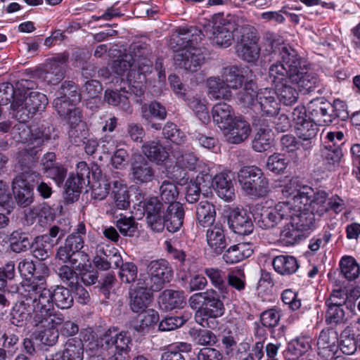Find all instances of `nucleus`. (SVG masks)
I'll use <instances>...</instances> for the list:
<instances>
[{
    "mask_svg": "<svg viewBox=\"0 0 360 360\" xmlns=\"http://www.w3.org/2000/svg\"><path fill=\"white\" fill-rule=\"evenodd\" d=\"M278 59L269 68V80L274 86L280 103L285 105L295 104L299 98L298 91L288 82L297 84L300 91L309 93L319 84L316 73L309 72L297 51L287 44L278 49Z\"/></svg>",
    "mask_w": 360,
    "mask_h": 360,
    "instance_id": "f257e3e1",
    "label": "nucleus"
},
{
    "mask_svg": "<svg viewBox=\"0 0 360 360\" xmlns=\"http://www.w3.org/2000/svg\"><path fill=\"white\" fill-rule=\"evenodd\" d=\"M19 301L13 307L11 322L16 326L25 325L31 314V309L51 315L61 314L60 309H68L74 302L69 289L63 285L47 288L46 276H39L27 280L18 287Z\"/></svg>",
    "mask_w": 360,
    "mask_h": 360,
    "instance_id": "f03ea898",
    "label": "nucleus"
},
{
    "mask_svg": "<svg viewBox=\"0 0 360 360\" xmlns=\"http://www.w3.org/2000/svg\"><path fill=\"white\" fill-rule=\"evenodd\" d=\"M202 32L196 27H179L178 30L177 44L182 47L174 55V64L176 68L188 72L198 71L204 57L197 45L202 39Z\"/></svg>",
    "mask_w": 360,
    "mask_h": 360,
    "instance_id": "7ed1b4c3",
    "label": "nucleus"
},
{
    "mask_svg": "<svg viewBox=\"0 0 360 360\" xmlns=\"http://www.w3.org/2000/svg\"><path fill=\"white\" fill-rule=\"evenodd\" d=\"M27 323L38 329V338L40 342L47 346H53L59 338L58 327L65 319L63 314H49L38 310L31 309Z\"/></svg>",
    "mask_w": 360,
    "mask_h": 360,
    "instance_id": "20e7f679",
    "label": "nucleus"
},
{
    "mask_svg": "<svg viewBox=\"0 0 360 360\" xmlns=\"http://www.w3.org/2000/svg\"><path fill=\"white\" fill-rule=\"evenodd\" d=\"M238 180L247 195L262 198L266 196L269 191V179L258 167H243L238 172Z\"/></svg>",
    "mask_w": 360,
    "mask_h": 360,
    "instance_id": "39448f33",
    "label": "nucleus"
},
{
    "mask_svg": "<svg viewBox=\"0 0 360 360\" xmlns=\"http://www.w3.org/2000/svg\"><path fill=\"white\" fill-rule=\"evenodd\" d=\"M291 212L292 205L290 202H279L274 206L257 205L252 216L259 227L269 229L289 219Z\"/></svg>",
    "mask_w": 360,
    "mask_h": 360,
    "instance_id": "423d86ee",
    "label": "nucleus"
},
{
    "mask_svg": "<svg viewBox=\"0 0 360 360\" xmlns=\"http://www.w3.org/2000/svg\"><path fill=\"white\" fill-rule=\"evenodd\" d=\"M213 36L214 42L221 47L230 46L234 39L233 32L238 34L243 25H248L246 20L234 15L224 17L217 15L213 18Z\"/></svg>",
    "mask_w": 360,
    "mask_h": 360,
    "instance_id": "0eeeda50",
    "label": "nucleus"
},
{
    "mask_svg": "<svg viewBox=\"0 0 360 360\" xmlns=\"http://www.w3.org/2000/svg\"><path fill=\"white\" fill-rule=\"evenodd\" d=\"M47 104L48 98L45 94L32 91L25 92L22 99L13 101L11 107L15 119L25 123L37 112L44 111Z\"/></svg>",
    "mask_w": 360,
    "mask_h": 360,
    "instance_id": "6e6552de",
    "label": "nucleus"
},
{
    "mask_svg": "<svg viewBox=\"0 0 360 360\" xmlns=\"http://www.w3.org/2000/svg\"><path fill=\"white\" fill-rule=\"evenodd\" d=\"M235 36L238 56L248 63L257 61L260 54L257 30L249 24L243 25L238 34Z\"/></svg>",
    "mask_w": 360,
    "mask_h": 360,
    "instance_id": "1a4fd4ad",
    "label": "nucleus"
},
{
    "mask_svg": "<svg viewBox=\"0 0 360 360\" xmlns=\"http://www.w3.org/2000/svg\"><path fill=\"white\" fill-rule=\"evenodd\" d=\"M224 307L222 302L214 290L205 292L204 307L195 314V321L203 328L214 329L217 323L214 320L224 314Z\"/></svg>",
    "mask_w": 360,
    "mask_h": 360,
    "instance_id": "9d476101",
    "label": "nucleus"
},
{
    "mask_svg": "<svg viewBox=\"0 0 360 360\" xmlns=\"http://www.w3.org/2000/svg\"><path fill=\"white\" fill-rule=\"evenodd\" d=\"M39 174L28 168L13 181L12 190L17 204L25 207L33 202V188L31 182L38 181Z\"/></svg>",
    "mask_w": 360,
    "mask_h": 360,
    "instance_id": "9b49d317",
    "label": "nucleus"
},
{
    "mask_svg": "<svg viewBox=\"0 0 360 360\" xmlns=\"http://www.w3.org/2000/svg\"><path fill=\"white\" fill-rule=\"evenodd\" d=\"M133 63H136L137 70L134 66L133 69L126 75V81L122 79V82L127 84L123 89L124 91L133 93L136 96H141L144 93L145 84L146 82V74L152 71L153 63L147 59H133Z\"/></svg>",
    "mask_w": 360,
    "mask_h": 360,
    "instance_id": "f8f14e48",
    "label": "nucleus"
},
{
    "mask_svg": "<svg viewBox=\"0 0 360 360\" xmlns=\"http://www.w3.org/2000/svg\"><path fill=\"white\" fill-rule=\"evenodd\" d=\"M90 170L86 162L77 163L76 174L69 176L65 183V193L68 201L74 202L77 199L82 189L90 184Z\"/></svg>",
    "mask_w": 360,
    "mask_h": 360,
    "instance_id": "ddd939ff",
    "label": "nucleus"
},
{
    "mask_svg": "<svg viewBox=\"0 0 360 360\" xmlns=\"http://www.w3.org/2000/svg\"><path fill=\"white\" fill-rule=\"evenodd\" d=\"M148 274L150 277V288L153 291L161 290L165 283H169L173 271L169 262L163 259L150 261L147 265Z\"/></svg>",
    "mask_w": 360,
    "mask_h": 360,
    "instance_id": "4468645a",
    "label": "nucleus"
},
{
    "mask_svg": "<svg viewBox=\"0 0 360 360\" xmlns=\"http://www.w3.org/2000/svg\"><path fill=\"white\" fill-rule=\"evenodd\" d=\"M101 348L110 350V353L128 354L131 349V338L127 332H119L116 328H109L101 338Z\"/></svg>",
    "mask_w": 360,
    "mask_h": 360,
    "instance_id": "2eb2a0df",
    "label": "nucleus"
},
{
    "mask_svg": "<svg viewBox=\"0 0 360 360\" xmlns=\"http://www.w3.org/2000/svg\"><path fill=\"white\" fill-rule=\"evenodd\" d=\"M68 58L69 54L63 52L48 60L40 73V77L50 85L60 83L64 78V65Z\"/></svg>",
    "mask_w": 360,
    "mask_h": 360,
    "instance_id": "dca6fc26",
    "label": "nucleus"
},
{
    "mask_svg": "<svg viewBox=\"0 0 360 360\" xmlns=\"http://www.w3.org/2000/svg\"><path fill=\"white\" fill-rule=\"evenodd\" d=\"M300 193L301 196L295 200H300L301 204L308 207L314 214L322 217L328 212V193L325 191H314L309 186L304 188Z\"/></svg>",
    "mask_w": 360,
    "mask_h": 360,
    "instance_id": "f3484780",
    "label": "nucleus"
},
{
    "mask_svg": "<svg viewBox=\"0 0 360 360\" xmlns=\"http://www.w3.org/2000/svg\"><path fill=\"white\" fill-rule=\"evenodd\" d=\"M144 213L146 215L148 225L156 232H161L164 230L165 207L162 203L157 197H152L145 199L139 202Z\"/></svg>",
    "mask_w": 360,
    "mask_h": 360,
    "instance_id": "a211bd4d",
    "label": "nucleus"
},
{
    "mask_svg": "<svg viewBox=\"0 0 360 360\" xmlns=\"http://www.w3.org/2000/svg\"><path fill=\"white\" fill-rule=\"evenodd\" d=\"M276 92L271 88L260 89L257 92L255 108L260 110L262 115L273 117L280 110V102Z\"/></svg>",
    "mask_w": 360,
    "mask_h": 360,
    "instance_id": "6ab92c4d",
    "label": "nucleus"
},
{
    "mask_svg": "<svg viewBox=\"0 0 360 360\" xmlns=\"http://www.w3.org/2000/svg\"><path fill=\"white\" fill-rule=\"evenodd\" d=\"M315 214L304 205L292 207L291 224L300 232L312 231L316 228Z\"/></svg>",
    "mask_w": 360,
    "mask_h": 360,
    "instance_id": "aec40b11",
    "label": "nucleus"
},
{
    "mask_svg": "<svg viewBox=\"0 0 360 360\" xmlns=\"http://www.w3.org/2000/svg\"><path fill=\"white\" fill-rule=\"evenodd\" d=\"M151 291L149 283L141 279L138 280L136 286L130 289V307L134 312L146 311L151 300Z\"/></svg>",
    "mask_w": 360,
    "mask_h": 360,
    "instance_id": "412c9836",
    "label": "nucleus"
},
{
    "mask_svg": "<svg viewBox=\"0 0 360 360\" xmlns=\"http://www.w3.org/2000/svg\"><path fill=\"white\" fill-rule=\"evenodd\" d=\"M131 175L136 184H146L154 179L155 170L143 156L138 155L134 156L131 162Z\"/></svg>",
    "mask_w": 360,
    "mask_h": 360,
    "instance_id": "4be33fe9",
    "label": "nucleus"
},
{
    "mask_svg": "<svg viewBox=\"0 0 360 360\" xmlns=\"http://www.w3.org/2000/svg\"><path fill=\"white\" fill-rule=\"evenodd\" d=\"M251 72L248 68L237 65L227 66L223 68L221 77L226 86L231 89H238L250 81L249 74Z\"/></svg>",
    "mask_w": 360,
    "mask_h": 360,
    "instance_id": "5701e85b",
    "label": "nucleus"
},
{
    "mask_svg": "<svg viewBox=\"0 0 360 360\" xmlns=\"http://www.w3.org/2000/svg\"><path fill=\"white\" fill-rule=\"evenodd\" d=\"M230 229L236 234L246 236L253 231L254 226L247 211L236 208L229 215Z\"/></svg>",
    "mask_w": 360,
    "mask_h": 360,
    "instance_id": "b1692460",
    "label": "nucleus"
},
{
    "mask_svg": "<svg viewBox=\"0 0 360 360\" xmlns=\"http://www.w3.org/2000/svg\"><path fill=\"white\" fill-rule=\"evenodd\" d=\"M311 118L319 125H328L333 122V115L330 112L332 105L323 98L311 101L307 106Z\"/></svg>",
    "mask_w": 360,
    "mask_h": 360,
    "instance_id": "393cba45",
    "label": "nucleus"
},
{
    "mask_svg": "<svg viewBox=\"0 0 360 360\" xmlns=\"http://www.w3.org/2000/svg\"><path fill=\"white\" fill-rule=\"evenodd\" d=\"M224 135L228 142L233 144H238L246 140L251 131V128L248 122L240 119L235 117L229 123L227 128H224Z\"/></svg>",
    "mask_w": 360,
    "mask_h": 360,
    "instance_id": "a878e982",
    "label": "nucleus"
},
{
    "mask_svg": "<svg viewBox=\"0 0 360 360\" xmlns=\"http://www.w3.org/2000/svg\"><path fill=\"white\" fill-rule=\"evenodd\" d=\"M206 240L210 248L217 255H220L227 245L225 229L217 222L210 226L206 232Z\"/></svg>",
    "mask_w": 360,
    "mask_h": 360,
    "instance_id": "bb28decb",
    "label": "nucleus"
},
{
    "mask_svg": "<svg viewBox=\"0 0 360 360\" xmlns=\"http://www.w3.org/2000/svg\"><path fill=\"white\" fill-rule=\"evenodd\" d=\"M253 248L254 245L251 243H238L224 252L223 259L229 264L240 262L252 255Z\"/></svg>",
    "mask_w": 360,
    "mask_h": 360,
    "instance_id": "cd10ccee",
    "label": "nucleus"
},
{
    "mask_svg": "<svg viewBox=\"0 0 360 360\" xmlns=\"http://www.w3.org/2000/svg\"><path fill=\"white\" fill-rule=\"evenodd\" d=\"M160 307L165 311L181 308L186 304L184 292L167 289L164 290L158 298Z\"/></svg>",
    "mask_w": 360,
    "mask_h": 360,
    "instance_id": "c85d7f7f",
    "label": "nucleus"
},
{
    "mask_svg": "<svg viewBox=\"0 0 360 360\" xmlns=\"http://www.w3.org/2000/svg\"><path fill=\"white\" fill-rule=\"evenodd\" d=\"M212 186L221 199L229 201L234 196V188L229 172H222L217 174L213 179Z\"/></svg>",
    "mask_w": 360,
    "mask_h": 360,
    "instance_id": "c756f323",
    "label": "nucleus"
},
{
    "mask_svg": "<svg viewBox=\"0 0 360 360\" xmlns=\"http://www.w3.org/2000/svg\"><path fill=\"white\" fill-rule=\"evenodd\" d=\"M316 123L309 117V120L295 126L297 135L303 141L302 146L305 150L311 149L313 146L312 139L316 136L319 129Z\"/></svg>",
    "mask_w": 360,
    "mask_h": 360,
    "instance_id": "7c9ffc66",
    "label": "nucleus"
},
{
    "mask_svg": "<svg viewBox=\"0 0 360 360\" xmlns=\"http://www.w3.org/2000/svg\"><path fill=\"white\" fill-rule=\"evenodd\" d=\"M212 180V176L206 172L202 171L195 177L191 179L186 188V199L188 203H194L200 198L201 188L200 186L205 184L207 186Z\"/></svg>",
    "mask_w": 360,
    "mask_h": 360,
    "instance_id": "2f4dec72",
    "label": "nucleus"
},
{
    "mask_svg": "<svg viewBox=\"0 0 360 360\" xmlns=\"http://www.w3.org/2000/svg\"><path fill=\"white\" fill-rule=\"evenodd\" d=\"M142 153L150 161L157 165L164 164L169 158V153L160 141H149L145 142L141 147Z\"/></svg>",
    "mask_w": 360,
    "mask_h": 360,
    "instance_id": "473e14b6",
    "label": "nucleus"
},
{
    "mask_svg": "<svg viewBox=\"0 0 360 360\" xmlns=\"http://www.w3.org/2000/svg\"><path fill=\"white\" fill-rule=\"evenodd\" d=\"M209 96L214 100H229L232 97V92L226 86L224 79L219 77H210L206 82Z\"/></svg>",
    "mask_w": 360,
    "mask_h": 360,
    "instance_id": "72a5a7b5",
    "label": "nucleus"
},
{
    "mask_svg": "<svg viewBox=\"0 0 360 360\" xmlns=\"http://www.w3.org/2000/svg\"><path fill=\"white\" fill-rule=\"evenodd\" d=\"M127 88V84H121L120 91H113L107 89L105 92L104 100L109 105L119 106L123 111L131 112V108L129 101V96L127 94H134L124 90L123 86Z\"/></svg>",
    "mask_w": 360,
    "mask_h": 360,
    "instance_id": "f704fd0d",
    "label": "nucleus"
},
{
    "mask_svg": "<svg viewBox=\"0 0 360 360\" xmlns=\"http://www.w3.org/2000/svg\"><path fill=\"white\" fill-rule=\"evenodd\" d=\"M111 197L116 207L127 210L130 206V195L124 181L118 179L112 181Z\"/></svg>",
    "mask_w": 360,
    "mask_h": 360,
    "instance_id": "c9c22d12",
    "label": "nucleus"
},
{
    "mask_svg": "<svg viewBox=\"0 0 360 360\" xmlns=\"http://www.w3.org/2000/svg\"><path fill=\"white\" fill-rule=\"evenodd\" d=\"M323 165L329 171L335 170L340 165L343 154L340 146L332 147L329 145H323L320 150Z\"/></svg>",
    "mask_w": 360,
    "mask_h": 360,
    "instance_id": "e433bc0d",
    "label": "nucleus"
},
{
    "mask_svg": "<svg viewBox=\"0 0 360 360\" xmlns=\"http://www.w3.org/2000/svg\"><path fill=\"white\" fill-rule=\"evenodd\" d=\"M132 322L133 328L139 333H146L158 321L159 316L156 311L148 309L139 312Z\"/></svg>",
    "mask_w": 360,
    "mask_h": 360,
    "instance_id": "4c0bfd02",
    "label": "nucleus"
},
{
    "mask_svg": "<svg viewBox=\"0 0 360 360\" xmlns=\"http://www.w3.org/2000/svg\"><path fill=\"white\" fill-rule=\"evenodd\" d=\"M212 118L221 129L227 128L235 118L233 108L226 103H219L212 108Z\"/></svg>",
    "mask_w": 360,
    "mask_h": 360,
    "instance_id": "58836bf2",
    "label": "nucleus"
},
{
    "mask_svg": "<svg viewBox=\"0 0 360 360\" xmlns=\"http://www.w3.org/2000/svg\"><path fill=\"white\" fill-rule=\"evenodd\" d=\"M272 265L274 270L282 276L291 275L299 268L295 257L290 255H278L274 258Z\"/></svg>",
    "mask_w": 360,
    "mask_h": 360,
    "instance_id": "ea45409f",
    "label": "nucleus"
},
{
    "mask_svg": "<svg viewBox=\"0 0 360 360\" xmlns=\"http://www.w3.org/2000/svg\"><path fill=\"white\" fill-rule=\"evenodd\" d=\"M216 217L214 205L207 200L200 201L196 207V219L199 226L209 227Z\"/></svg>",
    "mask_w": 360,
    "mask_h": 360,
    "instance_id": "a19ab883",
    "label": "nucleus"
},
{
    "mask_svg": "<svg viewBox=\"0 0 360 360\" xmlns=\"http://www.w3.org/2000/svg\"><path fill=\"white\" fill-rule=\"evenodd\" d=\"M68 123L70 126L68 132L70 141L72 144L79 146L86 139L88 134L86 125L82 122V116L71 117Z\"/></svg>",
    "mask_w": 360,
    "mask_h": 360,
    "instance_id": "79ce46f5",
    "label": "nucleus"
},
{
    "mask_svg": "<svg viewBox=\"0 0 360 360\" xmlns=\"http://www.w3.org/2000/svg\"><path fill=\"white\" fill-rule=\"evenodd\" d=\"M273 141V134L269 126L261 125L252 142V146L255 151L262 153L271 147Z\"/></svg>",
    "mask_w": 360,
    "mask_h": 360,
    "instance_id": "37998d69",
    "label": "nucleus"
},
{
    "mask_svg": "<svg viewBox=\"0 0 360 360\" xmlns=\"http://www.w3.org/2000/svg\"><path fill=\"white\" fill-rule=\"evenodd\" d=\"M203 272L212 285L221 294L228 292L227 274L224 271L219 268L207 267L204 269Z\"/></svg>",
    "mask_w": 360,
    "mask_h": 360,
    "instance_id": "c03bdc74",
    "label": "nucleus"
},
{
    "mask_svg": "<svg viewBox=\"0 0 360 360\" xmlns=\"http://www.w3.org/2000/svg\"><path fill=\"white\" fill-rule=\"evenodd\" d=\"M77 104L61 97H56L53 103V107L58 115L68 120V122L71 120L72 117L82 116L81 110L76 107Z\"/></svg>",
    "mask_w": 360,
    "mask_h": 360,
    "instance_id": "a18cd8bd",
    "label": "nucleus"
},
{
    "mask_svg": "<svg viewBox=\"0 0 360 360\" xmlns=\"http://www.w3.org/2000/svg\"><path fill=\"white\" fill-rule=\"evenodd\" d=\"M54 241H49V236H39L35 238L32 245V253L34 257L39 260H44L48 258L51 253Z\"/></svg>",
    "mask_w": 360,
    "mask_h": 360,
    "instance_id": "49530a36",
    "label": "nucleus"
},
{
    "mask_svg": "<svg viewBox=\"0 0 360 360\" xmlns=\"http://www.w3.org/2000/svg\"><path fill=\"white\" fill-rule=\"evenodd\" d=\"M65 360H83L84 345L81 340L70 338L61 350Z\"/></svg>",
    "mask_w": 360,
    "mask_h": 360,
    "instance_id": "de8ad7c7",
    "label": "nucleus"
},
{
    "mask_svg": "<svg viewBox=\"0 0 360 360\" xmlns=\"http://www.w3.org/2000/svg\"><path fill=\"white\" fill-rule=\"evenodd\" d=\"M307 186H301L297 178L290 179L286 184L281 186V192L283 198L292 197L291 201H288L294 207L298 204H301V200H295L297 198L301 196V192Z\"/></svg>",
    "mask_w": 360,
    "mask_h": 360,
    "instance_id": "09e8293b",
    "label": "nucleus"
},
{
    "mask_svg": "<svg viewBox=\"0 0 360 360\" xmlns=\"http://www.w3.org/2000/svg\"><path fill=\"white\" fill-rule=\"evenodd\" d=\"M174 156L176 158V163L179 167L201 172L200 171V162L194 153L190 151L176 152Z\"/></svg>",
    "mask_w": 360,
    "mask_h": 360,
    "instance_id": "8fccbe9b",
    "label": "nucleus"
},
{
    "mask_svg": "<svg viewBox=\"0 0 360 360\" xmlns=\"http://www.w3.org/2000/svg\"><path fill=\"white\" fill-rule=\"evenodd\" d=\"M86 229L84 223L78 224L77 229L65 240V245L70 251L81 252L84 247V238L86 236Z\"/></svg>",
    "mask_w": 360,
    "mask_h": 360,
    "instance_id": "3c124183",
    "label": "nucleus"
},
{
    "mask_svg": "<svg viewBox=\"0 0 360 360\" xmlns=\"http://www.w3.org/2000/svg\"><path fill=\"white\" fill-rule=\"evenodd\" d=\"M114 219L116 227L124 236H134L137 231L138 224L132 216L127 217L123 214H120L115 216Z\"/></svg>",
    "mask_w": 360,
    "mask_h": 360,
    "instance_id": "603ef678",
    "label": "nucleus"
},
{
    "mask_svg": "<svg viewBox=\"0 0 360 360\" xmlns=\"http://www.w3.org/2000/svg\"><path fill=\"white\" fill-rule=\"evenodd\" d=\"M326 321L328 324H340L345 320V306L340 305V303L326 302Z\"/></svg>",
    "mask_w": 360,
    "mask_h": 360,
    "instance_id": "864d4df0",
    "label": "nucleus"
},
{
    "mask_svg": "<svg viewBox=\"0 0 360 360\" xmlns=\"http://www.w3.org/2000/svg\"><path fill=\"white\" fill-rule=\"evenodd\" d=\"M340 266L341 274L349 281L356 279L360 274V266L352 257H343L340 262Z\"/></svg>",
    "mask_w": 360,
    "mask_h": 360,
    "instance_id": "5fc2aeb1",
    "label": "nucleus"
},
{
    "mask_svg": "<svg viewBox=\"0 0 360 360\" xmlns=\"http://www.w3.org/2000/svg\"><path fill=\"white\" fill-rule=\"evenodd\" d=\"M243 89L238 93V98L245 106H255L257 100V84L250 79L243 85Z\"/></svg>",
    "mask_w": 360,
    "mask_h": 360,
    "instance_id": "6e6d98bb",
    "label": "nucleus"
},
{
    "mask_svg": "<svg viewBox=\"0 0 360 360\" xmlns=\"http://www.w3.org/2000/svg\"><path fill=\"white\" fill-rule=\"evenodd\" d=\"M11 250L15 252H21L30 247V240L26 233L17 230L13 231L9 238Z\"/></svg>",
    "mask_w": 360,
    "mask_h": 360,
    "instance_id": "4d7b16f0",
    "label": "nucleus"
},
{
    "mask_svg": "<svg viewBox=\"0 0 360 360\" xmlns=\"http://www.w3.org/2000/svg\"><path fill=\"white\" fill-rule=\"evenodd\" d=\"M56 97L69 100L73 103H79L81 101L80 94L77 92V86L72 82L65 81L57 91Z\"/></svg>",
    "mask_w": 360,
    "mask_h": 360,
    "instance_id": "13d9d810",
    "label": "nucleus"
},
{
    "mask_svg": "<svg viewBox=\"0 0 360 360\" xmlns=\"http://www.w3.org/2000/svg\"><path fill=\"white\" fill-rule=\"evenodd\" d=\"M160 195L162 201L165 203L176 202L179 191L176 185L169 181H164L160 186Z\"/></svg>",
    "mask_w": 360,
    "mask_h": 360,
    "instance_id": "bf43d9fd",
    "label": "nucleus"
},
{
    "mask_svg": "<svg viewBox=\"0 0 360 360\" xmlns=\"http://www.w3.org/2000/svg\"><path fill=\"white\" fill-rule=\"evenodd\" d=\"M338 334L332 329L323 330L318 339V347L338 349Z\"/></svg>",
    "mask_w": 360,
    "mask_h": 360,
    "instance_id": "052dcab7",
    "label": "nucleus"
},
{
    "mask_svg": "<svg viewBox=\"0 0 360 360\" xmlns=\"http://www.w3.org/2000/svg\"><path fill=\"white\" fill-rule=\"evenodd\" d=\"M131 59L133 58L131 56H125L124 58L117 59L113 62L112 70L113 73L119 77L115 78V83L120 81V84H123V82H122V79L126 81L123 77L126 72L127 74L130 70L134 68V63H131Z\"/></svg>",
    "mask_w": 360,
    "mask_h": 360,
    "instance_id": "680f3d73",
    "label": "nucleus"
},
{
    "mask_svg": "<svg viewBox=\"0 0 360 360\" xmlns=\"http://www.w3.org/2000/svg\"><path fill=\"white\" fill-rule=\"evenodd\" d=\"M162 134L165 139L177 145L184 143L186 140L185 133L178 129L176 125L172 122H167L165 125L162 129Z\"/></svg>",
    "mask_w": 360,
    "mask_h": 360,
    "instance_id": "e2e57ef3",
    "label": "nucleus"
},
{
    "mask_svg": "<svg viewBox=\"0 0 360 360\" xmlns=\"http://www.w3.org/2000/svg\"><path fill=\"white\" fill-rule=\"evenodd\" d=\"M228 287L231 286L238 291H242L246 285L245 275L243 269L237 268L227 274Z\"/></svg>",
    "mask_w": 360,
    "mask_h": 360,
    "instance_id": "0e129e2a",
    "label": "nucleus"
},
{
    "mask_svg": "<svg viewBox=\"0 0 360 360\" xmlns=\"http://www.w3.org/2000/svg\"><path fill=\"white\" fill-rule=\"evenodd\" d=\"M288 165V161L285 155L280 153H274L270 155L266 162L268 169L276 174L283 172Z\"/></svg>",
    "mask_w": 360,
    "mask_h": 360,
    "instance_id": "69168bd1",
    "label": "nucleus"
},
{
    "mask_svg": "<svg viewBox=\"0 0 360 360\" xmlns=\"http://www.w3.org/2000/svg\"><path fill=\"white\" fill-rule=\"evenodd\" d=\"M188 106L199 120L205 123L210 120L207 108L205 104V100H202L200 97H193L188 101Z\"/></svg>",
    "mask_w": 360,
    "mask_h": 360,
    "instance_id": "338daca9",
    "label": "nucleus"
},
{
    "mask_svg": "<svg viewBox=\"0 0 360 360\" xmlns=\"http://www.w3.org/2000/svg\"><path fill=\"white\" fill-rule=\"evenodd\" d=\"M58 275L61 281L70 288H74L78 284L79 277L77 274L68 265L60 267Z\"/></svg>",
    "mask_w": 360,
    "mask_h": 360,
    "instance_id": "774afa93",
    "label": "nucleus"
}]
</instances>
